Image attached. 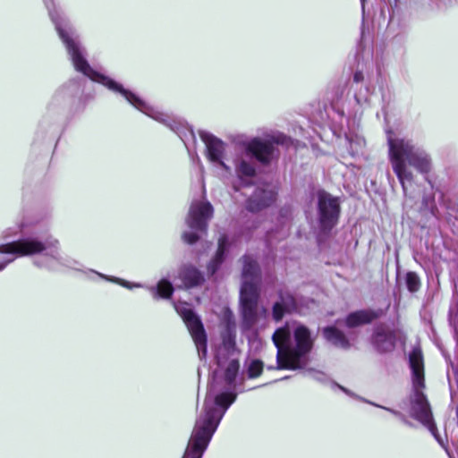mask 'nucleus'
Wrapping results in <instances>:
<instances>
[{
  "label": "nucleus",
  "mask_w": 458,
  "mask_h": 458,
  "mask_svg": "<svg viewBox=\"0 0 458 458\" xmlns=\"http://www.w3.org/2000/svg\"><path fill=\"white\" fill-rule=\"evenodd\" d=\"M272 340L277 349L276 366L269 369H298L307 363V355L313 347L314 338L310 329L299 323L278 328Z\"/></svg>",
  "instance_id": "f257e3e1"
},
{
  "label": "nucleus",
  "mask_w": 458,
  "mask_h": 458,
  "mask_svg": "<svg viewBox=\"0 0 458 458\" xmlns=\"http://www.w3.org/2000/svg\"><path fill=\"white\" fill-rule=\"evenodd\" d=\"M236 394L224 392L216 395L209 393L204 403V411L195 422L182 458H201L211 440L225 410L234 402Z\"/></svg>",
  "instance_id": "f03ea898"
},
{
  "label": "nucleus",
  "mask_w": 458,
  "mask_h": 458,
  "mask_svg": "<svg viewBox=\"0 0 458 458\" xmlns=\"http://www.w3.org/2000/svg\"><path fill=\"white\" fill-rule=\"evenodd\" d=\"M242 261L240 305L242 327L249 330L258 323L266 321L268 313L267 310L259 303L261 281L259 265L250 256H244Z\"/></svg>",
  "instance_id": "7ed1b4c3"
},
{
  "label": "nucleus",
  "mask_w": 458,
  "mask_h": 458,
  "mask_svg": "<svg viewBox=\"0 0 458 458\" xmlns=\"http://www.w3.org/2000/svg\"><path fill=\"white\" fill-rule=\"evenodd\" d=\"M387 140L393 170L405 191V181L411 182L413 179V174L408 165L420 173H428L430 170V159L425 151L416 148L409 140L393 138L390 132Z\"/></svg>",
  "instance_id": "20e7f679"
},
{
  "label": "nucleus",
  "mask_w": 458,
  "mask_h": 458,
  "mask_svg": "<svg viewBox=\"0 0 458 458\" xmlns=\"http://www.w3.org/2000/svg\"><path fill=\"white\" fill-rule=\"evenodd\" d=\"M52 21L55 24L56 30L62 41L65 45L69 55H71L73 65L77 71L81 72L93 81H97L106 85L108 89L120 92L123 97H126L131 101L133 99L138 100L131 91L124 89L122 85L116 83L113 80L94 72L88 62L81 55L79 43L74 38V30L69 25L68 21L61 17L58 13H51Z\"/></svg>",
  "instance_id": "39448f33"
},
{
  "label": "nucleus",
  "mask_w": 458,
  "mask_h": 458,
  "mask_svg": "<svg viewBox=\"0 0 458 458\" xmlns=\"http://www.w3.org/2000/svg\"><path fill=\"white\" fill-rule=\"evenodd\" d=\"M410 366L412 371V385L414 394L411 398V415L428 427L435 434V426L432 423V415L428 403L421 392L424 387V365L421 352L414 349L410 354Z\"/></svg>",
  "instance_id": "423d86ee"
},
{
  "label": "nucleus",
  "mask_w": 458,
  "mask_h": 458,
  "mask_svg": "<svg viewBox=\"0 0 458 458\" xmlns=\"http://www.w3.org/2000/svg\"><path fill=\"white\" fill-rule=\"evenodd\" d=\"M177 312L185 322L196 345L199 356L203 359L207 355V335L200 319L186 305L175 306Z\"/></svg>",
  "instance_id": "0eeeda50"
},
{
  "label": "nucleus",
  "mask_w": 458,
  "mask_h": 458,
  "mask_svg": "<svg viewBox=\"0 0 458 458\" xmlns=\"http://www.w3.org/2000/svg\"><path fill=\"white\" fill-rule=\"evenodd\" d=\"M58 241L47 238L46 242L36 239H25L0 245V253H11L20 256L39 253L47 248H56Z\"/></svg>",
  "instance_id": "6e6552de"
},
{
  "label": "nucleus",
  "mask_w": 458,
  "mask_h": 458,
  "mask_svg": "<svg viewBox=\"0 0 458 458\" xmlns=\"http://www.w3.org/2000/svg\"><path fill=\"white\" fill-rule=\"evenodd\" d=\"M290 139L283 134H277L271 140H262L259 138L251 140L247 147L246 153L251 157H255L261 163H268L274 152L273 143L287 145Z\"/></svg>",
  "instance_id": "1a4fd4ad"
},
{
  "label": "nucleus",
  "mask_w": 458,
  "mask_h": 458,
  "mask_svg": "<svg viewBox=\"0 0 458 458\" xmlns=\"http://www.w3.org/2000/svg\"><path fill=\"white\" fill-rule=\"evenodd\" d=\"M318 211L321 226L331 229L337 222L340 207L336 198L321 191L318 193Z\"/></svg>",
  "instance_id": "9d476101"
},
{
  "label": "nucleus",
  "mask_w": 458,
  "mask_h": 458,
  "mask_svg": "<svg viewBox=\"0 0 458 458\" xmlns=\"http://www.w3.org/2000/svg\"><path fill=\"white\" fill-rule=\"evenodd\" d=\"M213 216V207L208 201H193L186 223L191 229L206 231L208 221Z\"/></svg>",
  "instance_id": "9b49d317"
},
{
  "label": "nucleus",
  "mask_w": 458,
  "mask_h": 458,
  "mask_svg": "<svg viewBox=\"0 0 458 458\" xmlns=\"http://www.w3.org/2000/svg\"><path fill=\"white\" fill-rule=\"evenodd\" d=\"M396 331L386 325L377 326L373 334L372 344L379 352H388L394 350L396 339Z\"/></svg>",
  "instance_id": "f8f14e48"
},
{
  "label": "nucleus",
  "mask_w": 458,
  "mask_h": 458,
  "mask_svg": "<svg viewBox=\"0 0 458 458\" xmlns=\"http://www.w3.org/2000/svg\"><path fill=\"white\" fill-rule=\"evenodd\" d=\"M199 136L207 146L209 159L217 162L225 169H228L227 165L221 160L225 150L224 142L205 131H201Z\"/></svg>",
  "instance_id": "ddd939ff"
},
{
  "label": "nucleus",
  "mask_w": 458,
  "mask_h": 458,
  "mask_svg": "<svg viewBox=\"0 0 458 458\" xmlns=\"http://www.w3.org/2000/svg\"><path fill=\"white\" fill-rule=\"evenodd\" d=\"M276 199V192L272 189L259 188L247 202L250 211L257 212L271 205Z\"/></svg>",
  "instance_id": "4468645a"
},
{
  "label": "nucleus",
  "mask_w": 458,
  "mask_h": 458,
  "mask_svg": "<svg viewBox=\"0 0 458 458\" xmlns=\"http://www.w3.org/2000/svg\"><path fill=\"white\" fill-rule=\"evenodd\" d=\"M381 311L358 310L349 314L345 319L348 327H356L369 324L381 316Z\"/></svg>",
  "instance_id": "2eb2a0df"
},
{
  "label": "nucleus",
  "mask_w": 458,
  "mask_h": 458,
  "mask_svg": "<svg viewBox=\"0 0 458 458\" xmlns=\"http://www.w3.org/2000/svg\"><path fill=\"white\" fill-rule=\"evenodd\" d=\"M324 337L334 345L341 348H348L349 341L345 335L334 327H327L323 329Z\"/></svg>",
  "instance_id": "dca6fc26"
},
{
  "label": "nucleus",
  "mask_w": 458,
  "mask_h": 458,
  "mask_svg": "<svg viewBox=\"0 0 458 458\" xmlns=\"http://www.w3.org/2000/svg\"><path fill=\"white\" fill-rule=\"evenodd\" d=\"M233 329H234V324H233V326H231V323L228 322L226 335L223 336V346L219 348L218 352L216 354L217 364L219 366H223L222 352L226 351L228 353H230L231 356L233 355V352H234V342H233Z\"/></svg>",
  "instance_id": "f3484780"
},
{
  "label": "nucleus",
  "mask_w": 458,
  "mask_h": 458,
  "mask_svg": "<svg viewBox=\"0 0 458 458\" xmlns=\"http://www.w3.org/2000/svg\"><path fill=\"white\" fill-rule=\"evenodd\" d=\"M180 276L183 281L185 287H193L199 285L203 282L201 274L192 267H186L182 268Z\"/></svg>",
  "instance_id": "a211bd4d"
},
{
  "label": "nucleus",
  "mask_w": 458,
  "mask_h": 458,
  "mask_svg": "<svg viewBox=\"0 0 458 458\" xmlns=\"http://www.w3.org/2000/svg\"><path fill=\"white\" fill-rule=\"evenodd\" d=\"M225 247H226V238L224 236L219 239L218 250L216 251V257L214 258L213 260H211V262L209 263V265L208 267V269L210 272V274L213 275L216 271L219 265L223 262Z\"/></svg>",
  "instance_id": "6ab92c4d"
},
{
  "label": "nucleus",
  "mask_w": 458,
  "mask_h": 458,
  "mask_svg": "<svg viewBox=\"0 0 458 458\" xmlns=\"http://www.w3.org/2000/svg\"><path fill=\"white\" fill-rule=\"evenodd\" d=\"M240 364L236 358H231L229 363L225 369V379L227 382L229 387H231L237 377Z\"/></svg>",
  "instance_id": "aec40b11"
},
{
  "label": "nucleus",
  "mask_w": 458,
  "mask_h": 458,
  "mask_svg": "<svg viewBox=\"0 0 458 458\" xmlns=\"http://www.w3.org/2000/svg\"><path fill=\"white\" fill-rule=\"evenodd\" d=\"M150 290L155 296L158 295L163 298H169L173 293L174 288L169 281L163 279L158 283L156 288L152 287Z\"/></svg>",
  "instance_id": "412c9836"
},
{
  "label": "nucleus",
  "mask_w": 458,
  "mask_h": 458,
  "mask_svg": "<svg viewBox=\"0 0 458 458\" xmlns=\"http://www.w3.org/2000/svg\"><path fill=\"white\" fill-rule=\"evenodd\" d=\"M278 301L288 313H291L297 309L295 299L291 294L281 293Z\"/></svg>",
  "instance_id": "4be33fe9"
},
{
  "label": "nucleus",
  "mask_w": 458,
  "mask_h": 458,
  "mask_svg": "<svg viewBox=\"0 0 458 458\" xmlns=\"http://www.w3.org/2000/svg\"><path fill=\"white\" fill-rule=\"evenodd\" d=\"M406 286L411 293L417 292L420 286L419 276L414 272H408L405 276Z\"/></svg>",
  "instance_id": "5701e85b"
},
{
  "label": "nucleus",
  "mask_w": 458,
  "mask_h": 458,
  "mask_svg": "<svg viewBox=\"0 0 458 458\" xmlns=\"http://www.w3.org/2000/svg\"><path fill=\"white\" fill-rule=\"evenodd\" d=\"M263 369V362L259 360H251L248 367V376L249 377H259Z\"/></svg>",
  "instance_id": "b1692460"
},
{
  "label": "nucleus",
  "mask_w": 458,
  "mask_h": 458,
  "mask_svg": "<svg viewBox=\"0 0 458 458\" xmlns=\"http://www.w3.org/2000/svg\"><path fill=\"white\" fill-rule=\"evenodd\" d=\"M138 100L133 99V101H131L126 97H124L132 106H134L136 108L140 109V111L144 112L149 116H153L154 119H157V116H154L152 114V109L147 106L145 102H143L140 98H139L136 95H134L132 92H131Z\"/></svg>",
  "instance_id": "393cba45"
},
{
  "label": "nucleus",
  "mask_w": 458,
  "mask_h": 458,
  "mask_svg": "<svg viewBox=\"0 0 458 458\" xmlns=\"http://www.w3.org/2000/svg\"><path fill=\"white\" fill-rule=\"evenodd\" d=\"M237 171L240 174L245 176H253L255 174L254 166L243 159L240 161Z\"/></svg>",
  "instance_id": "a878e982"
},
{
  "label": "nucleus",
  "mask_w": 458,
  "mask_h": 458,
  "mask_svg": "<svg viewBox=\"0 0 458 458\" xmlns=\"http://www.w3.org/2000/svg\"><path fill=\"white\" fill-rule=\"evenodd\" d=\"M288 313L279 301H276L272 307V317L275 321H280L284 314Z\"/></svg>",
  "instance_id": "bb28decb"
},
{
  "label": "nucleus",
  "mask_w": 458,
  "mask_h": 458,
  "mask_svg": "<svg viewBox=\"0 0 458 458\" xmlns=\"http://www.w3.org/2000/svg\"><path fill=\"white\" fill-rule=\"evenodd\" d=\"M182 239L187 243L192 244L196 242L199 239V236L195 233H184L182 234Z\"/></svg>",
  "instance_id": "cd10ccee"
},
{
  "label": "nucleus",
  "mask_w": 458,
  "mask_h": 458,
  "mask_svg": "<svg viewBox=\"0 0 458 458\" xmlns=\"http://www.w3.org/2000/svg\"><path fill=\"white\" fill-rule=\"evenodd\" d=\"M361 79H362V74H361L360 72H356V73L354 74V81H355L356 82L360 81H361Z\"/></svg>",
  "instance_id": "c85d7f7f"
},
{
  "label": "nucleus",
  "mask_w": 458,
  "mask_h": 458,
  "mask_svg": "<svg viewBox=\"0 0 458 458\" xmlns=\"http://www.w3.org/2000/svg\"><path fill=\"white\" fill-rule=\"evenodd\" d=\"M11 261H13V259H8L4 262H3L1 265H0V270H2L8 263H10Z\"/></svg>",
  "instance_id": "c756f323"
},
{
  "label": "nucleus",
  "mask_w": 458,
  "mask_h": 458,
  "mask_svg": "<svg viewBox=\"0 0 458 458\" xmlns=\"http://www.w3.org/2000/svg\"><path fill=\"white\" fill-rule=\"evenodd\" d=\"M387 411H391L393 414L396 415V416H401V413L396 411H394V410H391V409H388V408H386Z\"/></svg>",
  "instance_id": "7c9ffc66"
},
{
  "label": "nucleus",
  "mask_w": 458,
  "mask_h": 458,
  "mask_svg": "<svg viewBox=\"0 0 458 458\" xmlns=\"http://www.w3.org/2000/svg\"><path fill=\"white\" fill-rule=\"evenodd\" d=\"M317 379H322L323 375L321 373L316 372L314 376Z\"/></svg>",
  "instance_id": "2f4dec72"
},
{
  "label": "nucleus",
  "mask_w": 458,
  "mask_h": 458,
  "mask_svg": "<svg viewBox=\"0 0 458 458\" xmlns=\"http://www.w3.org/2000/svg\"><path fill=\"white\" fill-rule=\"evenodd\" d=\"M364 9H365V6H364V2L362 3V11L364 12Z\"/></svg>",
  "instance_id": "473e14b6"
},
{
  "label": "nucleus",
  "mask_w": 458,
  "mask_h": 458,
  "mask_svg": "<svg viewBox=\"0 0 458 458\" xmlns=\"http://www.w3.org/2000/svg\"><path fill=\"white\" fill-rule=\"evenodd\" d=\"M400 417H402V420H403V421H406V419H404V417H403L402 415Z\"/></svg>",
  "instance_id": "72a5a7b5"
},
{
  "label": "nucleus",
  "mask_w": 458,
  "mask_h": 458,
  "mask_svg": "<svg viewBox=\"0 0 458 458\" xmlns=\"http://www.w3.org/2000/svg\"><path fill=\"white\" fill-rule=\"evenodd\" d=\"M400 417H402V420H403V421H406V419H404V417H403L402 415Z\"/></svg>",
  "instance_id": "f704fd0d"
}]
</instances>
